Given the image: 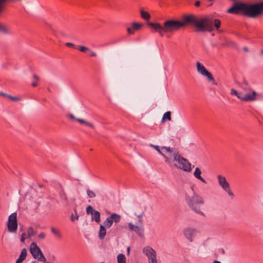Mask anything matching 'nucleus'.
<instances>
[{
	"label": "nucleus",
	"mask_w": 263,
	"mask_h": 263,
	"mask_svg": "<svg viewBox=\"0 0 263 263\" xmlns=\"http://www.w3.org/2000/svg\"><path fill=\"white\" fill-rule=\"evenodd\" d=\"M183 22L170 20L164 22L161 25L158 23L149 22L147 24L158 32L161 36H164V32H174L184 27L186 24H191L195 26L198 32H211L215 29L218 31L221 27V21L219 19L213 18L210 16L198 17L193 14L185 15Z\"/></svg>",
	"instance_id": "1"
},
{
	"label": "nucleus",
	"mask_w": 263,
	"mask_h": 263,
	"mask_svg": "<svg viewBox=\"0 0 263 263\" xmlns=\"http://www.w3.org/2000/svg\"><path fill=\"white\" fill-rule=\"evenodd\" d=\"M227 12L251 18H258L263 15V1L254 3H235Z\"/></svg>",
	"instance_id": "2"
},
{
	"label": "nucleus",
	"mask_w": 263,
	"mask_h": 263,
	"mask_svg": "<svg viewBox=\"0 0 263 263\" xmlns=\"http://www.w3.org/2000/svg\"><path fill=\"white\" fill-rule=\"evenodd\" d=\"M161 148L165 149L166 153L172 154V157L173 158L174 161L178 163L177 164H174L175 167L185 172H191V164L186 159L182 157L178 152L174 151L170 147L163 146Z\"/></svg>",
	"instance_id": "3"
},
{
	"label": "nucleus",
	"mask_w": 263,
	"mask_h": 263,
	"mask_svg": "<svg viewBox=\"0 0 263 263\" xmlns=\"http://www.w3.org/2000/svg\"><path fill=\"white\" fill-rule=\"evenodd\" d=\"M192 190L193 191L192 195H189L187 194L185 195V199L186 202L189 208L195 212L204 216L203 212L200 209V206L204 203V199L201 196L196 193L193 188Z\"/></svg>",
	"instance_id": "4"
},
{
	"label": "nucleus",
	"mask_w": 263,
	"mask_h": 263,
	"mask_svg": "<svg viewBox=\"0 0 263 263\" xmlns=\"http://www.w3.org/2000/svg\"><path fill=\"white\" fill-rule=\"evenodd\" d=\"M30 253L32 256L37 259L39 261H45L46 258L43 255L41 249L37 246L36 243L32 242L30 246Z\"/></svg>",
	"instance_id": "5"
},
{
	"label": "nucleus",
	"mask_w": 263,
	"mask_h": 263,
	"mask_svg": "<svg viewBox=\"0 0 263 263\" xmlns=\"http://www.w3.org/2000/svg\"><path fill=\"white\" fill-rule=\"evenodd\" d=\"M197 71L201 75L205 76L207 78L209 82H211L213 84L217 85V83L214 79L213 75L206 68L201 64L200 62H198L196 63Z\"/></svg>",
	"instance_id": "6"
},
{
	"label": "nucleus",
	"mask_w": 263,
	"mask_h": 263,
	"mask_svg": "<svg viewBox=\"0 0 263 263\" xmlns=\"http://www.w3.org/2000/svg\"><path fill=\"white\" fill-rule=\"evenodd\" d=\"M218 181L219 185L226 191L228 194L231 197H234V195L231 191L229 183L227 181L226 177L223 176L219 175L217 176Z\"/></svg>",
	"instance_id": "7"
},
{
	"label": "nucleus",
	"mask_w": 263,
	"mask_h": 263,
	"mask_svg": "<svg viewBox=\"0 0 263 263\" xmlns=\"http://www.w3.org/2000/svg\"><path fill=\"white\" fill-rule=\"evenodd\" d=\"M8 230L11 232H15L17 229V214L16 213L11 214L8 218Z\"/></svg>",
	"instance_id": "8"
},
{
	"label": "nucleus",
	"mask_w": 263,
	"mask_h": 263,
	"mask_svg": "<svg viewBox=\"0 0 263 263\" xmlns=\"http://www.w3.org/2000/svg\"><path fill=\"white\" fill-rule=\"evenodd\" d=\"M258 97H260V95L252 90L251 93H242L241 97H238V99L244 102L255 101Z\"/></svg>",
	"instance_id": "9"
},
{
	"label": "nucleus",
	"mask_w": 263,
	"mask_h": 263,
	"mask_svg": "<svg viewBox=\"0 0 263 263\" xmlns=\"http://www.w3.org/2000/svg\"><path fill=\"white\" fill-rule=\"evenodd\" d=\"M197 233V230L193 228H187L183 230V233L185 238L190 242L193 241V237Z\"/></svg>",
	"instance_id": "10"
},
{
	"label": "nucleus",
	"mask_w": 263,
	"mask_h": 263,
	"mask_svg": "<svg viewBox=\"0 0 263 263\" xmlns=\"http://www.w3.org/2000/svg\"><path fill=\"white\" fill-rule=\"evenodd\" d=\"M152 146L154 147L155 149L161 155H162L165 159V162L168 164H171L172 162V154H169L168 156H166L163 154L160 149L159 146L151 145Z\"/></svg>",
	"instance_id": "11"
},
{
	"label": "nucleus",
	"mask_w": 263,
	"mask_h": 263,
	"mask_svg": "<svg viewBox=\"0 0 263 263\" xmlns=\"http://www.w3.org/2000/svg\"><path fill=\"white\" fill-rule=\"evenodd\" d=\"M201 171L199 167H196L195 168V172H194V175L195 177L198 179V180H200L202 182L206 183L207 182L203 177H201Z\"/></svg>",
	"instance_id": "12"
},
{
	"label": "nucleus",
	"mask_w": 263,
	"mask_h": 263,
	"mask_svg": "<svg viewBox=\"0 0 263 263\" xmlns=\"http://www.w3.org/2000/svg\"><path fill=\"white\" fill-rule=\"evenodd\" d=\"M27 254V250L25 248H24L20 255L18 258L16 260L15 263H21L23 260L25 259L26 258Z\"/></svg>",
	"instance_id": "13"
},
{
	"label": "nucleus",
	"mask_w": 263,
	"mask_h": 263,
	"mask_svg": "<svg viewBox=\"0 0 263 263\" xmlns=\"http://www.w3.org/2000/svg\"><path fill=\"white\" fill-rule=\"evenodd\" d=\"M0 33L9 34L11 33V29L7 26L0 24Z\"/></svg>",
	"instance_id": "14"
},
{
	"label": "nucleus",
	"mask_w": 263,
	"mask_h": 263,
	"mask_svg": "<svg viewBox=\"0 0 263 263\" xmlns=\"http://www.w3.org/2000/svg\"><path fill=\"white\" fill-rule=\"evenodd\" d=\"M91 220L95 221L96 222L99 223L100 221V213L95 210L91 214Z\"/></svg>",
	"instance_id": "15"
},
{
	"label": "nucleus",
	"mask_w": 263,
	"mask_h": 263,
	"mask_svg": "<svg viewBox=\"0 0 263 263\" xmlns=\"http://www.w3.org/2000/svg\"><path fill=\"white\" fill-rule=\"evenodd\" d=\"M106 233V229L104 226L100 225L99 231L98 236L100 239H103L105 237Z\"/></svg>",
	"instance_id": "16"
},
{
	"label": "nucleus",
	"mask_w": 263,
	"mask_h": 263,
	"mask_svg": "<svg viewBox=\"0 0 263 263\" xmlns=\"http://www.w3.org/2000/svg\"><path fill=\"white\" fill-rule=\"evenodd\" d=\"M155 251L150 247H144L143 249V252L145 255L148 257L149 256L152 255L153 253Z\"/></svg>",
	"instance_id": "17"
},
{
	"label": "nucleus",
	"mask_w": 263,
	"mask_h": 263,
	"mask_svg": "<svg viewBox=\"0 0 263 263\" xmlns=\"http://www.w3.org/2000/svg\"><path fill=\"white\" fill-rule=\"evenodd\" d=\"M60 197L61 199V201L63 204L65 205L68 204V199L66 195V193L63 190H62L60 193Z\"/></svg>",
	"instance_id": "18"
},
{
	"label": "nucleus",
	"mask_w": 263,
	"mask_h": 263,
	"mask_svg": "<svg viewBox=\"0 0 263 263\" xmlns=\"http://www.w3.org/2000/svg\"><path fill=\"white\" fill-rule=\"evenodd\" d=\"M110 219H112V222H115V223H118L120 221L121 217L120 215L112 213L110 216Z\"/></svg>",
	"instance_id": "19"
},
{
	"label": "nucleus",
	"mask_w": 263,
	"mask_h": 263,
	"mask_svg": "<svg viewBox=\"0 0 263 263\" xmlns=\"http://www.w3.org/2000/svg\"><path fill=\"white\" fill-rule=\"evenodd\" d=\"M51 231L53 234V235L57 238H62V234L61 231L59 229H55L54 227H51Z\"/></svg>",
	"instance_id": "20"
},
{
	"label": "nucleus",
	"mask_w": 263,
	"mask_h": 263,
	"mask_svg": "<svg viewBox=\"0 0 263 263\" xmlns=\"http://www.w3.org/2000/svg\"><path fill=\"white\" fill-rule=\"evenodd\" d=\"M148 259L149 263H158L156 258V252H153L152 255L148 257Z\"/></svg>",
	"instance_id": "21"
},
{
	"label": "nucleus",
	"mask_w": 263,
	"mask_h": 263,
	"mask_svg": "<svg viewBox=\"0 0 263 263\" xmlns=\"http://www.w3.org/2000/svg\"><path fill=\"white\" fill-rule=\"evenodd\" d=\"M118 263H125L126 262V257L123 254H119L117 256Z\"/></svg>",
	"instance_id": "22"
},
{
	"label": "nucleus",
	"mask_w": 263,
	"mask_h": 263,
	"mask_svg": "<svg viewBox=\"0 0 263 263\" xmlns=\"http://www.w3.org/2000/svg\"><path fill=\"white\" fill-rule=\"evenodd\" d=\"M142 26H143L142 24L138 23H136V22H134L132 24V27L133 30L134 31V32L135 31L139 30L142 27Z\"/></svg>",
	"instance_id": "23"
},
{
	"label": "nucleus",
	"mask_w": 263,
	"mask_h": 263,
	"mask_svg": "<svg viewBox=\"0 0 263 263\" xmlns=\"http://www.w3.org/2000/svg\"><path fill=\"white\" fill-rule=\"evenodd\" d=\"M76 120L81 124H85L86 125L90 127L91 128H94V125L92 123L87 122L86 121H85L83 119L78 118V119H76Z\"/></svg>",
	"instance_id": "24"
},
{
	"label": "nucleus",
	"mask_w": 263,
	"mask_h": 263,
	"mask_svg": "<svg viewBox=\"0 0 263 263\" xmlns=\"http://www.w3.org/2000/svg\"><path fill=\"white\" fill-rule=\"evenodd\" d=\"M113 222L111 219H110V217H107L105 221L104 222V226L106 228H110L112 225Z\"/></svg>",
	"instance_id": "25"
},
{
	"label": "nucleus",
	"mask_w": 263,
	"mask_h": 263,
	"mask_svg": "<svg viewBox=\"0 0 263 263\" xmlns=\"http://www.w3.org/2000/svg\"><path fill=\"white\" fill-rule=\"evenodd\" d=\"M140 13L141 17L145 20H147L151 17L149 13L144 10H141Z\"/></svg>",
	"instance_id": "26"
},
{
	"label": "nucleus",
	"mask_w": 263,
	"mask_h": 263,
	"mask_svg": "<svg viewBox=\"0 0 263 263\" xmlns=\"http://www.w3.org/2000/svg\"><path fill=\"white\" fill-rule=\"evenodd\" d=\"M36 232L34 231L32 227H29L27 230V235L29 238H30L32 236L35 235Z\"/></svg>",
	"instance_id": "27"
},
{
	"label": "nucleus",
	"mask_w": 263,
	"mask_h": 263,
	"mask_svg": "<svg viewBox=\"0 0 263 263\" xmlns=\"http://www.w3.org/2000/svg\"><path fill=\"white\" fill-rule=\"evenodd\" d=\"M74 214L72 213V214L71 215V216H70V220L72 221H74L76 220H78L79 217V216L78 214L77 210L76 209H74Z\"/></svg>",
	"instance_id": "28"
},
{
	"label": "nucleus",
	"mask_w": 263,
	"mask_h": 263,
	"mask_svg": "<svg viewBox=\"0 0 263 263\" xmlns=\"http://www.w3.org/2000/svg\"><path fill=\"white\" fill-rule=\"evenodd\" d=\"M0 94L5 96V97H7L8 98H9V99H10L12 101H20V99L19 98H17V97H13V96H11L10 95H7L6 93H4L3 92H0Z\"/></svg>",
	"instance_id": "29"
},
{
	"label": "nucleus",
	"mask_w": 263,
	"mask_h": 263,
	"mask_svg": "<svg viewBox=\"0 0 263 263\" xmlns=\"http://www.w3.org/2000/svg\"><path fill=\"white\" fill-rule=\"evenodd\" d=\"M165 120H167L168 121L171 120V112L170 111H168L164 113V114L163 115L162 118V121Z\"/></svg>",
	"instance_id": "30"
},
{
	"label": "nucleus",
	"mask_w": 263,
	"mask_h": 263,
	"mask_svg": "<svg viewBox=\"0 0 263 263\" xmlns=\"http://www.w3.org/2000/svg\"><path fill=\"white\" fill-rule=\"evenodd\" d=\"M77 49L79 50L80 51L83 52H86L88 51H89V49L88 48L83 46H78L77 47Z\"/></svg>",
	"instance_id": "31"
},
{
	"label": "nucleus",
	"mask_w": 263,
	"mask_h": 263,
	"mask_svg": "<svg viewBox=\"0 0 263 263\" xmlns=\"http://www.w3.org/2000/svg\"><path fill=\"white\" fill-rule=\"evenodd\" d=\"M230 93L231 95H235L237 96L238 98V97H241L242 96V93L238 92L236 90H235L233 88L231 89Z\"/></svg>",
	"instance_id": "32"
},
{
	"label": "nucleus",
	"mask_w": 263,
	"mask_h": 263,
	"mask_svg": "<svg viewBox=\"0 0 263 263\" xmlns=\"http://www.w3.org/2000/svg\"><path fill=\"white\" fill-rule=\"evenodd\" d=\"M128 227L130 231H136V229H138L139 230V227L138 226H136L132 223H128Z\"/></svg>",
	"instance_id": "33"
},
{
	"label": "nucleus",
	"mask_w": 263,
	"mask_h": 263,
	"mask_svg": "<svg viewBox=\"0 0 263 263\" xmlns=\"http://www.w3.org/2000/svg\"><path fill=\"white\" fill-rule=\"evenodd\" d=\"M33 78L35 80V81H33L32 83H31V85L33 86V87H36L37 85V81H38L39 80V78L38 77V76H37L35 74H34L33 76Z\"/></svg>",
	"instance_id": "34"
},
{
	"label": "nucleus",
	"mask_w": 263,
	"mask_h": 263,
	"mask_svg": "<svg viewBox=\"0 0 263 263\" xmlns=\"http://www.w3.org/2000/svg\"><path fill=\"white\" fill-rule=\"evenodd\" d=\"M87 194L89 198H95L96 197V194L95 193V192L90 190H88L87 191Z\"/></svg>",
	"instance_id": "35"
},
{
	"label": "nucleus",
	"mask_w": 263,
	"mask_h": 263,
	"mask_svg": "<svg viewBox=\"0 0 263 263\" xmlns=\"http://www.w3.org/2000/svg\"><path fill=\"white\" fill-rule=\"evenodd\" d=\"M95 210L91 205H88L86 208V213L87 214H90L91 215L92 213H93V212H95Z\"/></svg>",
	"instance_id": "36"
},
{
	"label": "nucleus",
	"mask_w": 263,
	"mask_h": 263,
	"mask_svg": "<svg viewBox=\"0 0 263 263\" xmlns=\"http://www.w3.org/2000/svg\"><path fill=\"white\" fill-rule=\"evenodd\" d=\"M136 232L139 236H142L143 233V230L142 228L141 229L139 227V230L138 229H136V231H134Z\"/></svg>",
	"instance_id": "37"
},
{
	"label": "nucleus",
	"mask_w": 263,
	"mask_h": 263,
	"mask_svg": "<svg viewBox=\"0 0 263 263\" xmlns=\"http://www.w3.org/2000/svg\"><path fill=\"white\" fill-rule=\"evenodd\" d=\"M37 237L39 239H44L46 237V234L44 232H41L38 235Z\"/></svg>",
	"instance_id": "38"
},
{
	"label": "nucleus",
	"mask_w": 263,
	"mask_h": 263,
	"mask_svg": "<svg viewBox=\"0 0 263 263\" xmlns=\"http://www.w3.org/2000/svg\"><path fill=\"white\" fill-rule=\"evenodd\" d=\"M65 45L69 47H72L77 49V46H76L74 44L71 43H65Z\"/></svg>",
	"instance_id": "39"
},
{
	"label": "nucleus",
	"mask_w": 263,
	"mask_h": 263,
	"mask_svg": "<svg viewBox=\"0 0 263 263\" xmlns=\"http://www.w3.org/2000/svg\"><path fill=\"white\" fill-rule=\"evenodd\" d=\"M127 32L128 33V34H134L135 32L133 30L132 27V28H128L127 29Z\"/></svg>",
	"instance_id": "40"
},
{
	"label": "nucleus",
	"mask_w": 263,
	"mask_h": 263,
	"mask_svg": "<svg viewBox=\"0 0 263 263\" xmlns=\"http://www.w3.org/2000/svg\"><path fill=\"white\" fill-rule=\"evenodd\" d=\"M25 236H26V234L25 233L22 234L21 237V241L22 242H24L25 239H26Z\"/></svg>",
	"instance_id": "41"
},
{
	"label": "nucleus",
	"mask_w": 263,
	"mask_h": 263,
	"mask_svg": "<svg viewBox=\"0 0 263 263\" xmlns=\"http://www.w3.org/2000/svg\"><path fill=\"white\" fill-rule=\"evenodd\" d=\"M89 55L90 57H96L97 55V54L96 52L92 51H90V54H89Z\"/></svg>",
	"instance_id": "42"
},
{
	"label": "nucleus",
	"mask_w": 263,
	"mask_h": 263,
	"mask_svg": "<svg viewBox=\"0 0 263 263\" xmlns=\"http://www.w3.org/2000/svg\"><path fill=\"white\" fill-rule=\"evenodd\" d=\"M68 116H69V118H70L71 119L76 120V119H77V118H75L74 115L73 114H69Z\"/></svg>",
	"instance_id": "43"
},
{
	"label": "nucleus",
	"mask_w": 263,
	"mask_h": 263,
	"mask_svg": "<svg viewBox=\"0 0 263 263\" xmlns=\"http://www.w3.org/2000/svg\"><path fill=\"white\" fill-rule=\"evenodd\" d=\"M200 5V1H196L195 3V6L196 7H199Z\"/></svg>",
	"instance_id": "44"
},
{
	"label": "nucleus",
	"mask_w": 263,
	"mask_h": 263,
	"mask_svg": "<svg viewBox=\"0 0 263 263\" xmlns=\"http://www.w3.org/2000/svg\"><path fill=\"white\" fill-rule=\"evenodd\" d=\"M243 85H245V86H247L248 85V83L246 81H244L243 84H242V88L243 89H246L245 86H243Z\"/></svg>",
	"instance_id": "45"
},
{
	"label": "nucleus",
	"mask_w": 263,
	"mask_h": 263,
	"mask_svg": "<svg viewBox=\"0 0 263 263\" xmlns=\"http://www.w3.org/2000/svg\"><path fill=\"white\" fill-rule=\"evenodd\" d=\"M130 247H128L127 249V254L129 255V253H130Z\"/></svg>",
	"instance_id": "46"
},
{
	"label": "nucleus",
	"mask_w": 263,
	"mask_h": 263,
	"mask_svg": "<svg viewBox=\"0 0 263 263\" xmlns=\"http://www.w3.org/2000/svg\"><path fill=\"white\" fill-rule=\"evenodd\" d=\"M243 50L245 51H248V49L247 47H244L243 48Z\"/></svg>",
	"instance_id": "47"
},
{
	"label": "nucleus",
	"mask_w": 263,
	"mask_h": 263,
	"mask_svg": "<svg viewBox=\"0 0 263 263\" xmlns=\"http://www.w3.org/2000/svg\"><path fill=\"white\" fill-rule=\"evenodd\" d=\"M213 263H220V262L218 260H215Z\"/></svg>",
	"instance_id": "48"
},
{
	"label": "nucleus",
	"mask_w": 263,
	"mask_h": 263,
	"mask_svg": "<svg viewBox=\"0 0 263 263\" xmlns=\"http://www.w3.org/2000/svg\"><path fill=\"white\" fill-rule=\"evenodd\" d=\"M221 252H222V253L223 254H224V253H225L224 250V249H221Z\"/></svg>",
	"instance_id": "49"
},
{
	"label": "nucleus",
	"mask_w": 263,
	"mask_h": 263,
	"mask_svg": "<svg viewBox=\"0 0 263 263\" xmlns=\"http://www.w3.org/2000/svg\"><path fill=\"white\" fill-rule=\"evenodd\" d=\"M260 54H263V49L260 51Z\"/></svg>",
	"instance_id": "50"
},
{
	"label": "nucleus",
	"mask_w": 263,
	"mask_h": 263,
	"mask_svg": "<svg viewBox=\"0 0 263 263\" xmlns=\"http://www.w3.org/2000/svg\"><path fill=\"white\" fill-rule=\"evenodd\" d=\"M208 1H210V2H212V1H213L214 0H208Z\"/></svg>",
	"instance_id": "51"
},
{
	"label": "nucleus",
	"mask_w": 263,
	"mask_h": 263,
	"mask_svg": "<svg viewBox=\"0 0 263 263\" xmlns=\"http://www.w3.org/2000/svg\"><path fill=\"white\" fill-rule=\"evenodd\" d=\"M231 1L234 2V1H236V0H231Z\"/></svg>",
	"instance_id": "52"
},
{
	"label": "nucleus",
	"mask_w": 263,
	"mask_h": 263,
	"mask_svg": "<svg viewBox=\"0 0 263 263\" xmlns=\"http://www.w3.org/2000/svg\"><path fill=\"white\" fill-rule=\"evenodd\" d=\"M32 263H36L35 261H33Z\"/></svg>",
	"instance_id": "53"
},
{
	"label": "nucleus",
	"mask_w": 263,
	"mask_h": 263,
	"mask_svg": "<svg viewBox=\"0 0 263 263\" xmlns=\"http://www.w3.org/2000/svg\"><path fill=\"white\" fill-rule=\"evenodd\" d=\"M101 263H105L104 262H101Z\"/></svg>",
	"instance_id": "54"
}]
</instances>
